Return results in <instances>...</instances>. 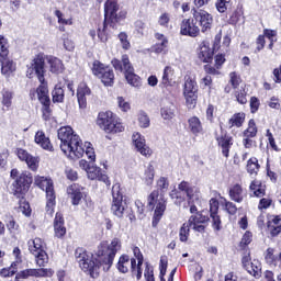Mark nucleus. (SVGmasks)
<instances>
[{
    "mask_svg": "<svg viewBox=\"0 0 281 281\" xmlns=\"http://www.w3.org/2000/svg\"><path fill=\"white\" fill-rule=\"evenodd\" d=\"M57 137L60 140V150L69 159H80L86 153L90 161H95V150L91 147V143H85L82 147V139L71 126L60 127L57 131Z\"/></svg>",
    "mask_w": 281,
    "mask_h": 281,
    "instance_id": "obj_1",
    "label": "nucleus"
},
{
    "mask_svg": "<svg viewBox=\"0 0 281 281\" xmlns=\"http://www.w3.org/2000/svg\"><path fill=\"white\" fill-rule=\"evenodd\" d=\"M168 188H170L168 178L160 177L157 180V190L153 191L147 199L148 207L154 210L151 222L153 227H157V225H159L161 216H164V212H166V199L164 198V194L168 192Z\"/></svg>",
    "mask_w": 281,
    "mask_h": 281,
    "instance_id": "obj_2",
    "label": "nucleus"
},
{
    "mask_svg": "<svg viewBox=\"0 0 281 281\" xmlns=\"http://www.w3.org/2000/svg\"><path fill=\"white\" fill-rule=\"evenodd\" d=\"M27 78L37 77L41 85L36 90V95L41 104H47L52 102L49 100V90L47 89V83L45 82V57L42 54L36 55L31 64L27 66L26 70Z\"/></svg>",
    "mask_w": 281,
    "mask_h": 281,
    "instance_id": "obj_3",
    "label": "nucleus"
},
{
    "mask_svg": "<svg viewBox=\"0 0 281 281\" xmlns=\"http://www.w3.org/2000/svg\"><path fill=\"white\" fill-rule=\"evenodd\" d=\"M75 259L81 271L89 273L91 278H98V276H100V267L104 268L100 257L94 258L93 254L87 251L85 248H77L75 250Z\"/></svg>",
    "mask_w": 281,
    "mask_h": 281,
    "instance_id": "obj_4",
    "label": "nucleus"
},
{
    "mask_svg": "<svg viewBox=\"0 0 281 281\" xmlns=\"http://www.w3.org/2000/svg\"><path fill=\"white\" fill-rule=\"evenodd\" d=\"M122 249V241L119 238L112 239L109 246L101 245L97 250V258L101 260L103 266V271H109L113 267V260H115V255Z\"/></svg>",
    "mask_w": 281,
    "mask_h": 281,
    "instance_id": "obj_5",
    "label": "nucleus"
},
{
    "mask_svg": "<svg viewBox=\"0 0 281 281\" xmlns=\"http://www.w3.org/2000/svg\"><path fill=\"white\" fill-rule=\"evenodd\" d=\"M97 124L104 133H124L122 121L111 111L100 112Z\"/></svg>",
    "mask_w": 281,
    "mask_h": 281,
    "instance_id": "obj_6",
    "label": "nucleus"
},
{
    "mask_svg": "<svg viewBox=\"0 0 281 281\" xmlns=\"http://www.w3.org/2000/svg\"><path fill=\"white\" fill-rule=\"evenodd\" d=\"M112 65L116 71H124L125 80H127L131 87H135V89L142 87V78L135 75V68L131 65L128 55H123L122 61H120V59H113Z\"/></svg>",
    "mask_w": 281,
    "mask_h": 281,
    "instance_id": "obj_7",
    "label": "nucleus"
},
{
    "mask_svg": "<svg viewBox=\"0 0 281 281\" xmlns=\"http://www.w3.org/2000/svg\"><path fill=\"white\" fill-rule=\"evenodd\" d=\"M35 186L46 192V213L49 216H54V207H56V193L54 192V182L49 178L36 176Z\"/></svg>",
    "mask_w": 281,
    "mask_h": 281,
    "instance_id": "obj_8",
    "label": "nucleus"
},
{
    "mask_svg": "<svg viewBox=\"0 0 281 281\" xmlns=\"http://www.w3.org/2000/svg\"><path fill=\"white\" fill-rule=\"evenodd\" d=\"M11 179L14 180L13 193L18 199H23V194H25L30 190V186H32V173L24 171L19 173L18 169L11 170Z\"/></svg>",
    "mask_w": 281,
    "mask_h": 281,
    "instance_id": "obj_9",
    "label": "nucleus"
},
{
    "mask_svg": "<svg viewBox=\"0 0 281 281\" xmlns=\"http://www.w3.org/2000/svg\"><path fill=\"white\" fill-rule=\"evenodd\" d=\"M178 190L187 194L190 213L195 214V212H198L196 205L201 203V190L198 187L190 186L188 181L180 182L178 184Z\"/></svg>",
    "mask_w": 281,
    "mask_h": 281,
    "instance_id": "obj_10",
    "label": "nucleus"
},
{
    "mask_svg": "<svg viewBox=\"0 0 281 281\" xmlns=\"http://www.w3.org/2000/svg\"><path fill=\"white\" fill-rule=\"evenodd\" d=\"M111 212L114 216H117V218H122L124 216V212H126V202H124V195L122 194L120 183H115L112 187Z\"/></svg>",
    "mask_w": 281,
    "mask_h": 281,
    "instance_id": "obj_11",
    "label": "nucleus"
},
{
    "mask_svg": "<svg viewBox=\"0 0 281 281\" xmlns=\"http://www.w3.org/2000/svg\"><path fill=\"white\" fill-rule=\"evenodd\" d=\"M92 74L100 78L101 82L104 87H113V80H115V74H113V69L109 66H104V64L95 60L92 66Z\"/></svg>",
    "mask_w": 281,
    "mask_h": 281,
    "instance_id": "obj_12",
    "label": "nucleus"
},
{
    "mask_svg": "<svg viewBox=\"0 0 281 281\" xmlns=\"http://www.w3.org/2000/svg\"><path fill=\"white\" fill-rule=\"evenodd\" d=\"M198 93L199 87L196 86V81L192 80V78H188L183 88V95L188 109H194V106H196V100H199Z\"/></svg>",
    "mask_w": 281,
    "mask_h": 281,
    "instance_id": "obj_13",
    "label": "nucleus"
},
{
    "mask_svg": "<svg viewBox=\"0 0 281 281\" xmlns=\"http://www.w3.org/2000/svg\"><path fill=\"white\" fill-rule=\"evenodd\" d=\"M192 12L195 23H199L201 27V32H210V30H212V24L214 23V18H212V14L203 9H193Z\"/></svg>",
    "mask_w": 281,
    "mask_h": 281,
    "instance_id": "obj_14",
    "label": "nucleus"
},
{
    "mask_svg": "<svg viewBox=\"0 0 281 281\" xmlns=\"http://www.w3.org/2000/svg\"><path fill=\"white\" fill-rule=\"evenodd\" d=\"M201 33V29L196 25V20L193 19H186L182 21L180 26V34L182 36H190L191 38H196Z\"/></svg>",
    "mask_w": 281,
    "mask_h": 281,
    "instance_id": "obj_15",
    "label": "nucleus"
},
{
    "mask_svg": "<svg viewBox=\"0 0 281 281\" xmlns=\"http://www.w3.org/2000/svg\"><path fill=\"white\" fill-rule=\"evenodd\" d=\"M251 256L249 255V252L243 256L241 265L244 269H246V271H248L250 276H254V278H260L262 271V268L260 267V261L258 259H254L251 261V266H249Z\"/></svg>",
    "mask_w": 281,
    "mask_h": 281,
    "instance_id": "obj_16",
    "label": "nucleus"
},
{
    "mask_svg": "<svg viewBox=\"0 0 281 281\" xmlns=\"http://www.w3.org/2000/svg\"><path fill=\"white\" fill-rule=\"evenodd\" d=\"M132 142L137 153L143 155V157H150V155H153V149H150V147L146 145V138L142 134H139V132H135L132 135Z\"/></svg>",
    "mask_w": 281,
    "mask_h": 281,
    "instance_id": "obj_17",
    "label": "nucleus"
},
{
    "mask_svg": "<svg viewBox=\"0 0 281 281\" xmlns=\"http://www.w3.org/2000/svg\"><path fill=\"white\" fill-rule=\"evenodd\" d=\"M133 254L136 259H131L132 276H136L137 280H142V266L144 265V255H142L139 247H134Z\"/></svg>",
    "mask_w": 281,
    "mask_h": 281,
    "instance_id": "obj_18",
    "label": "nucleus"
},
{
    "mask_svg": "<svg viewBox=\"0 0 281 281\" xmlns=\"http://www.w3.org/2000/svg\"><path fill=\"white\" fill-rule=\"evenodd\" d=\"M210 218L201 213H198L195 215H191L187 223L189 224V227L193 232H199V234H203L205 232V223H207Z\"/></svg>",
    "mask_w": 281,
    "mask_h": 281,
    "instance_id": "obj_19",
    "label": "nucleus"
},
{
    "mask_svg": "<svg viewBox=\"0 0 281 281\" xmlns=\"http://www.w3.org/2000/svg\"><path fill=\"white\" fill-rule=\"evenodd\" d=\"M210 218L201 213H198L195 215H191L187 223L189 224V227L193 232H199V234H203L205 232V223H207Z\"/></svg>",
    "mask_w": 281,
    "mask_h": 281,
    "instance_id": "obj_20",
    "label": "nucleus"
},
{
    "mask_svg": "<svg viewBox=\"0 0 281 281\" xmlns=\"http://www.w3.org/2000/svg\"><path fill=\"white\" fill-rule=\"evenodd\" d=\"M175 68H172L171 66H166L164 68L161 80L159 83L160 89L164 91H168L170 87H175Z\"/></svg>",
    "mask_w": 281,
    "mask_h": 281,
    "instance_id": "obj_21",
    "label": "nucleus"
},
{
    "mask_svg": "<svg viewBox=\"0 0 281 281\" xmlns=\"http://www.w3.org/2000/svg\"><path fill=\"white\" fill-rule=\"evenodd\" d=\"M54 276V270L40 268V269H26L19 273V278L24 280L27 278H52Z\"/></svg>",
    "mask_w": 281,
    "mask_h": 281,
    "instance_id": "obj_22",
    "label": "nucleus"
},
{
    "mask_svg": "<svg viewBox=\"0 0 281 281\" xmlns=\"http://www.w3.org/2000/svg\"><path fill=\"white\" fill-rule=\"evenodd\" d=\"M16 155L21 161H25V164L30 168V170H33V171L38 170V159L36 157L30 155V153H27V150H25L23 148H19L16 151Z\"/></svg>",
    "mask_w": 281,
    "mask_h": 281,
    "instance_id": "obj_23",
    "label": "nucleus"
},
{
    "mask_svg": "<svg viewBox=\"0 0 281 281\" xmlns=\"http://www.w3.org/2000/svg\"><path fill=\"white\" fill-rule=\"evenodd\" d=\"M198 58L201 63H212V58H214V49L210 47L209 42H202L198 49Z\"/></svg>",
    "mask_w": 281,
    "mask_h": 281,
    "instance_id": "obj_24",
    "label": "nucleus"
},
{
    "mask_svg": "<svg viewBox=\"0 0 281 281\" xmlns=\"http://www.w3.org/2000/svg\"><path fill=\"white\" fill-rule=\"evenodd\" d=\"M216 142L222 148L224 157H229V148H232L234 144L232 142V136H228L227 134L223 133V131H221V134L216 133Z\"/></svg>",
    "mask_w": 281,
    "mask_h": 281,
    "instance_id": "obj_25",
    "label": "nucleus"
},
{
    "mask_svg": "<svg viewBox=\"0 0 281 281\" xmlns=\"http://www.w3.org/2000/svg\"><path fill=\"white\" fill-rule=\"evenodd\" d=\"M87 176L88 179H90L91 181H95V179L98 181H103V183H109V177L104 173H102V169L98 166H93L91 165L88 168Z\"/></svg>",
    "mask_w": 281,
    "mask_h": 281,
    "instance_id": "obj_26",
    "label": "nucleus"
},
{
    "mask_svg": "<svg viewBox=\"0 0 281 281\" xmlns=\"http://www.w3.org/2000/svg\"><path fill=\"white\" fill-rule=\"evenodd\" d=\"M46 63L49 68L50 74H63L65 71V64L58 57L48 56L46 57Z\"/></svg>",
    "mask_w": 281,
    "mask_h": 281,
    "instance_id": "obj_27",
    "label": "nucleus"
},
{
    "mask_svg": "<svg viewBox=\"0 0 281 281\" xmlns=\"http://www.w3.org/2000/svg\"><path fill=\"white\" fill-rule=\"evenodd\" d=\"M87 95H91V89L86 83H80L77 89V100L80 109H87Z\"/></svg>",
    "mask_w": 281,
    "mask_h": 281,
    "instance_id": "obj_28",
    "label": "nucleus"
},
{
    "mask_svg": "<svg viewBox=\"0 0 281 281\" xmlns=\"http://www.w3.org/2000/svg\"><path fill=\"white\" fill-rule=\"evenodd\" d=\"M34 140H35V144H37V146H41V148H43L44 150H48L49 153L54 150V146L52 145L49 137L45 135V132L37 131L35 134Z\"/></svg>",
    "mask_w": 281,
    "mask_h": 281,
    "instance_id": "obj_29",
    "label": "nucleus"
},
{
    "mask_svg": "<svg viewBox=\"0 0 281 281\" xmlns=\"http://www.w3.org/2000/svg\"><path fill=\"white\" fill-rule=\"evenodd\" d=\"M54 232L56 238H63V236L67 234V228L65 227V218L63 217V213H56L54 220Z\"/></svg>",
    "mask_w": 281,
    "mask_h": 281,
    "instance_id": "obj_30",
    "label": "nucleus"
},
{
    "mask_svg": "<svg viewBox=\"0 0 281 281\" xmlns=\"http://www.w3.org/2000/svg\"><path fill=\"white\" fill-rule=\"evenodd\" d=\"M229 199L232 201H235V203H243L245 200V190H243V187L240 184H235L231 187L229 191Z\"/></svg>",
    "mask_w": 281,
    "mask_h": 281,
    "instance_id": "obj_31",
    "label": "nucleus"
},
{
    "mask_svg": "<svg viewBox=\"0 0 281 281\" xmlns=\"http://www.w3.org/2000/svg\"><path fill=\"white\" fill-rule=\"evenodd\" d=\"M155 37L158 43L154 46V52L156 54H166L168 52V38L161 33H156Z\"/></svg>",
    "mask_w": 281,
    "mask_h": 281,
    "instance_id": "obj_32",
    "label": "nucleus"
},
{
    "mask_svg": "<svg viewBox=\"0 0 281 281\" xmlns=\"http://www.w3.org/2000/svg\"><path fill=\"white\" fill-rule=\"evenodd\" d=\"M0 63H1V72L3 76H10L13 71H16V65H14V61L8 59V56L1 57L0 56Z\"/></svg>",
    "mask_w": 281,
    "mask_h": 281,
    "instance_id": "obj_33",
    "label": "nucleus"
},
{
    "mask_svg": "<svg viewBox=\"0 0 281 281\" xmlns=\"http://www.w3.org/2000/svg\"><path fill=\"white\" fill-rule=\"evenodd\" d=\"M117 10H120V5H117V0H106L104 4L105 18L115 19L117 16Z\"/></svg>",
    "mask_w": 281,
    "mask_h": 281,
    "instance_id": "obj_34",
    "label": "nucleus"
},
{
    "mask_svg": "<svg viewBox=\"0 0 281 281\" xmlns=\"http://www.w3.org/2000/svg\"><path fill=\"white\" fill-rule=\"evenodd\" d=\"M67 193L71 199L72 205H80V201H82V192L78 189V186L71 184L68 187Z\"/></svg>",
    "mask_w": 281,
    "mask_h": 281,
    "instance_id": "obj_35",
    "label": "nucleus"
},
{
    "mask_svg": "<svg viewBox=\"0 0 281 281\" xmlns=\"http://www.w3.org/2000/svg\"><path fill=\"white\" fill-rule=\"evenodd\" d=\"M189 124V131L193 135H199L200 133H203V124L201 123V120L196 116H192L188 120Z\"/></svg>",
    "mask_w": 281,
    "mask_h": 281,
    "instance_id": "obj_36",
    "label": "nucleus"
},
{
    "mask_svg": "<svg viewBox=\"0 0 281 281\" xmlns=\"http://www.w3.org/2000/svg\"><path fill=\"white\" fill-rule=\"evenodd\" d=\"M29 250L33 256H38V254L45 251L43 249V239L36 237L34 239L29 240Z\"/></svg>",
    "mask_w": 281,
    "mask_h": 281,
    "instance_id": "obj_37",
    "label": "nucleus"
},
{
    "mask_svg": "<svg viewBox=\"0 0 281 281\" xmlns=\"http://www.w3.org/2000/svg\"><path fill=\"white\" fill-rule=\"evenodd\" d=\"M130 267L131 257H128L127 255H122L116 263L117 271H120V273H128Z\"/></svg>",
    "mask_w": 281,
    "mask_h": 281,
    "instance_id": "obj_38",
    "label": "nucleus"
},
{
    "mask_svg": "<svg viewBox=\"0 0 281 281\" xmlns=\"http://www.w3.org/2000/svg\"><path fill=\"white\" fill-rule=\"evenodd\" d=\"M268 229H270L271 236H278L281 233V217L274 216L268 223Z\"/></svg>",
    "mask_w": 281,
    "mask_h": 281,
    "instance_id": "obj_39",
    "label": "nucleus"
},
{
    "mask_svg": "<svg viewBox=\"0 0 281 281\" xmlns=\"http://www.w3.org/2000/svg\"><path fill=\"white\" fill-rule=\"evenodd\" d=\"M175 104L169 103L168 105H164L160 109V115L162 117V120H166L167 122H170V120H173L175 117Z\"/></svg>",
    "mask_w": 281,
    "mask_h": 281,
    "instance_id": "obj_40",
    "label": "nucleus"
},
{
    "mask_svg": "<svg viewBox=\"0 0 281 281\" xmlns=\"http://www.w3.org/2000/svg\"><path fill=\"white\" fill-rule=\"evenodd\" d=\"M246 169L248 175H252L254 177H256V175H258V172L260 171V164H258V158L256 157L250 158L247 161Z\"/></svg>",
    "mask_w": 281,
    "mask_h": 281,
    "instance_id": "obj_41",
    "label": "nucleus"
},
{
    "mask_svg": "<svg viewBox=\"0 0 281 281\" xmlns=\"http://www.w3.org/2000/svg\"><path fill=\"white\" fill-rule=\"evenodd\" d=\"M228 124H229V128H233V126L240 128V126L245 124V113L234 114L228 121Z\"/></svg>",
    "mask_w": 281,
    "mask_h": 281,
    "instance_id": "obj_42",
    "label": "nucleus"
},
{
    "mask_svg": "<svg viewBox=\"0 0 281 281\" xmlns=\"http://www.w3.org/2000/svg\"><path fill=\"white\" fill-rule=\"evenodd\" d=\"M54 14L57 18V23L59 25H74V20L71 18H66L65 13L60 10H55Z\"/></svg>",
    "mask_w": 281,
    "mask_h": 281,
    "instance_id": "obj_43",
    "label": "nucleus"
},
{
    "mask_svg": "<svg viewBox=\"0 0 281 281\" xmlns=\"http://www.w3.org/2000/svg\"><path fill=\"white\" fill-rule=\"evenodd\" d=\"M190 228L191 226L188 222H184L179 231V238L181 243H188V238H190Z\"/></svg>",
    "mask_w": 281,
    "mask_h": 281,
    "instance_id": "obj_44",
    "label": "nucleus"
},
{
    "mask_svg": "<svg viewBox=\"0 0 281 281\" xmlns=\"http://www.w3.org/2000/svg\"><path fill=\"white\" fill-rule=\"evenodd\" d=\"M10 55V44L8 43V38L5 36L0 35V56L5 58V56Z\"/></svg>",
    "mask_w": 281,
    "mask_h": 281,
    "instance_id": "obj_45",
    "label": "nucleus"
},
{
    "mask_svg": "<svg viewBox=\"0 0 281 281\" xmlns=\"http://www.w3.org/2000/svg\"><path fill=\"white\" fill-rule=\"evenodd\" d=\"M258 135V127H256V121L251 119L248 123L247 130L244 131V137H256Z\"/></svg>",
    "mask_w": 281,
    "mask_h": 281,
    "instance_id": "obj_46",
    "label": "nucleus"
},
{
    "mask_svg": "<svg viewBox=\"0 0 281 281\" xmlns=\"http://www.w3.org/2000/svg\"><path fill=\"white\" fill-rule=\"evenodd\" d=\"M265 258L268 265H273L274 267L279 262V256H276V250L273 248L267 249Z\"/></svg>",
    "mask_w": 281,
    "mask_h": 281,
    "instance_id": "obj_47",
    "label": "nucleus"
},
{
    "mask_svg": "<svg viewBox=\"0 0 281 281\" xmlns=\"http://www.w3.org/2000/svg\"><path fill=\"white\" fill-rule=\"evenodd\" d=\"M4 221L7 229L10 232V234H16V232H19V225L12 215H7Z\"/></svg>",
    "mask_w": 281,
    "mask_h": 281,
    "instance_id": "obj_48",
    "label": "nucleus"
},
{
    "mask_svg": "<svg viewBox=\"0 0 281 281\" xmlns=\"http://www.w3.org/2000/svg\"><path fill=\"white\" fill-rule=\"evenodd\" d=\"M138 125L140 126V128H148V126H150V117L148 116V114L144 111H140L138 113Z\"/></svg>",
    "mask_w": 281,
    "mask_h": 281,
    "instance_id": "obj_49",
    "label": "nucleus"
},
{
    "mask_svg": "<svg viewBox=\"0 0 281 281\" xmlns=\"http://www.w3.org/2000/svg\"><path fill=\"white\" fill-rule=\"evenodd\" d=\"M144 179L147 186H153V181L155 180V167L153 165L147 166Z\"/></svg>",
    "mask_w": 281,
    "mask_h": 281,
    "instance_id": "obj_50",
    "label": "nucleus"
},
{
    "mask_svg": "<svg viewBox=\"0 0 281 281\" xmlns=\"http://www.w3.org/2000/svg\"><path fill=\"white\" fill-rule=\"evenodd\" d=\"M222 205H224L225 211L231 214V216H234V214H236V212H238V207L236 206V204H234L231 201H227V199L222 198Z\"/></svg>",
    "mask_w": 281,
    "mask_h": 281,
    "instance_id": "obj_51",
    "label": "nucleus"
},
{
    "mask_svg": "<svg viewBox=\"0 0 281 281\" xmlns=\"http://www.w3.org/2000/svg\"><path fill=\"white\" fill-rule=\"evenodd\" d=\"M12 92L9 90H3L2 91V99H1V104L5 106V109H10L12 106Z\"/></svg>",
    "mask_w": 281,
    "mask_h": 281,
    "instance_id": "obj_52",
    "label": "nucleus"
},
{
    "mask_svg": "<svg viewBox=\"0 0 281 281\" xmlns=\"http://www.w3.org/2000/svg\"><path fill=\"white\" fill-rule=\"evenodd\" d=\"M35 256V262L38 267H45V265H47V262H49V257L47 256V252L42 251V252H37V255Z\"/></svg>",
    "mask_w": 281,
    "mask_h": 281,
    "instance_id": "obj_53",
    "label": "nucleus"
},
{
    "mask_svg": "<svg viewBox=\"0 0 281 281\" xmlns=\"http://www.w3.org/2000/svg\"><path fill=\"white\" fill-rule=\"evenodd\" d=\"M52 95L53 102H63V100H65V90H63V88L59 86H56L52 92Z\"/></svg>",
    "mask_w": 281,
    "mask_h": 281,
    "instance_id": "obj_54",
    "label": "nucleus"
},
{
    "mask_svg": "<svg viewBox=\"0 0 281 281\" xmlns=\"http://www.w3.org/2000/svg\"><path fill=\"white\" fill-rule=\"evenodd\" d=\"M181 190L177 191V190H172L170 192V199H172V201H175L176 205H181V203H183V201H186V196H183L181 194Z\"/></svg>",
    "mask_w": 281,
    "mask_h": 281,
    "instance_id": "obj_55",
    "label": "nucleus"
},
{
    "mask_svg": "<svg viewBox=\"0 0 281 281\" xmlns=\"http://www.w3.org/2000/svg\"><path fill=\"white\" fill-rule=\"evenodd\" d=\"M243 8L237 7L229 18V23H232V25H236V23L243 19Z\"/></svg>",
    "mask_w": 281,
    "mask_h": 281,
    "instance_id": "obj_56",
    "label": "nucleus"
},
{
    "mask_svg": "<svg viewBox=\"0 0 281 281\" xmlns=\"http://www.w3.org/2000/svg\"><path fill=\"white\" fill-rule=\"evenodd\" d=\"M14 273H16V262H12L11 267L3 268L0 271V276H2V278H11V276H14Z\"/></svg>",
    "mask_w": 281,
    "mask_h": 281,
    "instance_id": "obj_57",
    "label": "nucleus"
},
{
    "mask_svg": "<svg viewBox=\"0 0 281 281\" xmlns=\"http://www.w3.org/2000/svg\"><path fill=\"white\" fill-rule=\"evenodd\" d=\"M159 270H160V274H159L160 281H166V279H164V276H166V271H168V258L166 257L160 258Z\"/></svg>",
    "mask_w": 281,
    "mask_h": 281,
    "instance_id": "obj_58",
    "label": "nucleus"
},
{
    "mask_svg": "<svg viewBox=\"0 0 281 281\" xmlns=\"http://www.w3.org/2000/svg\"><path fill=\"white\" fill-rule=\"evenodd\" d=\"M211 218H212V227L215 232H221V229H223V227L221 226L222 222H221V216H218L217 213L215 214H211Z\"/></svg>",
    "mask_w": 281,
    "mask_h": 281,
    "instance_id": "obj_59",
    "label": "nucleus"
},
{
    "mask_svg": "<svg viewBox=\"0 0 281 281\" xmlns=\"http://www.w3.org/2000/svg\"><path fill=\"white\" fill-rule=\"evenodd\" d=\"M227 5H229V0H216L215 2V8L221 14L227 12Z\"/></svg>",
    "mask_w": 281,
    "mask_h": 281,
    "instance_id": "obj_60",
    "label": "nucleus"
},
{
    "mask_svg": "<svg viewBox=\"0 0 281 281\" xmlns=\"http://www.w3.org/2000/svg\"><path fill=\"white\" fill-rule=\"evenodd\" d=\"M49 104H52V101L42 103L43 120H49V117H52V108H49Z\"/></svg>",
    "mask_w": 281,
    "mask_h": 281,
    "instance_id": "obj_61",
    "label": "nucleus"
},
{
    "mask_svg": "<svg viewBox=\"0 0 281 281\" xmlns=\"http://www.w3.org/2000/svg\"><path fill=\"white\" fill-rule=\"evenodd\" d=\"M120 43L122 44L123 49H131V43L128 42V35L124 32L119 34Z\"/></svg>",
    "mask_w": 281,
    "mask_h": 281,
    "instance_id": "obj_62",
    "label": "nucleus"
},
{
    "mask_svg": "<svg viewBox=\"0 0 281 281\" xmlns=\"http://www.w3.org/2000/svg\"><path fill=\"white\" fill-rule=\"evenodd\" d=\"M65 175L69 181H78V171L71 169V167L65 169Z\"/></svg>",
    "mask_w": 281,
    "mask_h": 281,
    "instance_id": "obj_63",
    "label": "nucleus"
},
{
    "mask_svg": "<svg viewBox=\"0 0 281 281\" xmlns=\"http://www.w3.org/2000/svg\"><path fill=\"white\" fill-rule=\"evenodd\" d=\"M168 23H170V14L169 13H162L158 18V24L161 27H168Z\"/></svg>",
    "mask_w": 281,
    "mask_h": 281,
    "instance_id": "obj_64",
    "label": "nucleus"
}]
</instances>
